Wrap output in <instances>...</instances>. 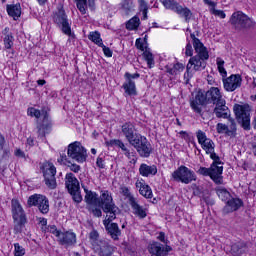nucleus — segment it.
<instances>
[{"label":"nucleus","mask_w":256,"mask_h":256,"mask_svg":"<svg viewBox=\"0 0 256 256\" xmlns=\"http://www.w3.org/2000/svg\"><path fill=\"white\" fill-rule=\"evenodd\" d=\"M190 37L192 39L196 55L189 59L186 66V72L184 74V79H186V81H189L191 77H193V74H191V70L203 71V69L207 67V59H209V51H207V47L203 45L201 40L195 37L193 33L190 34Z\"/></svg>","instance_id":"f257e3e1"},{"label":"nucleus","mask_w":256,"mask_h":256,"mask_svg":"<svg viewBox=\"0 0 256 256\" xmlns=\"http://www.w3.org/2000/svg\"><path fill=\"white\" fill-rule=\"evenodd\" d=\"M100 201L102 210L106 213V216L109 217V220L114 221V219H117V215L121 213V210H119V207H117L113 202V196H111V193L107 190L102 191Z\"/></svg>","instance_id":"f03ea898"},{"label":"nucleus","mask_w":256,"mask_h":256,"mask_svg":"<svg viewBox=\"0 0 256 256\" xmlns=\"http://www.w3.org/2000/svg\"><path fill=\"white\" fill-rule=\"evenodd\" d=\"M233 111L238 123L242 125L245 131H249L251 129V106L249 104H235Z\"/></svg>","instance_id":"7ed1b4c3"},{"label":"nucleus","mask_w":256,"mask_h":256,"mask_svg":"<svg viewBox=\"0 0 256 256\" xmlns=\"http://www.w3.org/2000/svg\"><path fill=\"white\" fill-rule=\"evenodd\" d=\"M67 157L76 161V163H85L87 161V150L81 142H72L67 147Z\"/></svg>","instance_id":"20e7f679"},{"label":"nucleus","mask_w":256,"mask_h":256,"mask_svg":"<svg viewBox=\"0 0 256 256\" xmlns=\"http://www.w3.org/2000/svg\"><path fill=\"white\" fill-rule=\"evenodd\" d=\"M196 137L198 139L199 145H201L206 155H210V159H212V161H219V155L215 153V142L208 138L207 134H205V132L202 130H198L196 132Z\"/></svg>","instance_id":"39448f33"},{"label":"nucleus","mask_w":256,"mask_h":256,"mask_svg":"<svg viewBox=\"0 0 256 256\" xmlns=\"http://www.w3.org/2000/svg\"><path fill=\"white\" fill-rule=\"evenodd\" d=\"M171 177L173 181L184 183L185 185H189V183H192V181H197L195 172H193L187 166L178 167V169L172 173Z\"/></svg>","instance_id":"423d86ee"},{"label":"nucleus","mask_w":256,"mask_h":256,"mask_svg":"<svg viewBox=\"0 0 256 256\" xmlns=\"http://www.w3.org/2000/svg\"><path fill=\"white\" fill-rule=\"evenodd\" d=\"M230 23L235 29H251V27H255V21L242 11L234 12L230 18Z\"/></svg>","instance_id":"0eeeda50"},{"label":"nucleus","mask_w":256,"mask_h":256,"mask_svg":"<svg viewBox=\"0 0 256 256\" xmlns=\"http://www.w3.org/2000/svg\"><path fill=\"white\" fill-rule=\"evenodd\" d=\"M42 173L46 187L51 190L57 189V178H55V175H57V168L55 165L51 162L44 163Z\"/></svg>","instance_id":"6e6552de"},{"label":"nucleus","mask_w":256,"mask_h":256,"mask_svg":"<svg viewBox=\"0 0 256 256\" xmlns=\"http://www.w3.org/2000/svg\"><path fill=\"white\" fill-rule=\"evenodd\" d=\"M132 147L136 149L137 153H139L140 157H149L153 148L151 147V143L147 140L146 137L141 134L137 136L134 140L130 142Z\"/></svg>","instance_id":"1a4fd4ad"},{"label":"nucleus","mask_w":256,"mask_h":256,"mask_svg":"<svg viewBox=\"0 0 256 256\" xmlns=\"http://www.w3.org/2000/svg\"><path fill=\"white\" fill-rule=\"evenodd\" d=\"M54 23L59 27L60 31L64 33V35H68V37H73V32L71 31V23H69V19L67 18V14L65 11L59 10L58 13L54 15Z\"/></svg>","instance_id":"9d476101"},{"label":"nucleus","mask_w":256,"mask_h":256,"mask_svg":"<svg viewBox=\"0 0 256 256\" xmlns=\"http://www.w3.org/2000/svg\"><path fill=\"white\" fill-rule=\"evenodd\" d=\"M210 179H212L216 185H223V164H221V158L213 160L210 166Z\"/></svg>","instance_id":"9b49d317"},{"label":"nucleus","mask_w":256,"mask_h":256,"mask_svg":"<svg viewBox=\"0 0 256 256\" xmlns=\"http://www.w3.org/2000/svg\"><path fill=\"white\" fill-rule=\"evenodd\" d=\"M57 242L63 247H75L77 245V234L71 230L62 231Z\"/></svg>","instance_id":"f8f14e48"},{"label":"nucleus","mask_w":256,"mask_h":256,"mask_svg":"<svg viewBox=\"0 0 256 256\" xmlns=\"http://www.w3.org/2000/svg\"><path fill=\"white\" fill-rule=\"evenodd\" d=\"M228 122L230 123L228 126L223 123H218L216 125L217 133L228 135V137H235L237 134V124L235 123V119L229 118Z\"/></svg>","instance_id":"ddd939ff"},{"label":"nucleus","mask_w":256,"mask_h":256,"mask_svg":"<svg viewBox=\"0 0 256 256\" xmlns=\"http://www.w3.org/2000/svg\"><path fill=\"white\" fill-rule=\"evenodd\" d=\"M243 79L239 74H232L230 77L223 80V85L225 91L233 92L235 89H239L241 87V83Z\"/></svg>","instance_id":"4468645a"},{"label":"nucleus","mask_w":256,"mask_h":256,"mask_svg":"<svg viewBox=\"0 0 256 256\" xmlns=\"http://www.w3.org/2000/svg\"><path fill=\"white\" fill-rule=\"evenodd\" d=\"M213 113L218 119H233L231 117V110L227 107V101L218 102V104H214Z\"/></svg>","instance_id":"2eb2a0df"},{"label":"nucleus","mask_w":256,"mask_h":256,"mask_svg":"<svg viewBox=\"0 0 256 256\" xmlns=\"http://www.w3.org/2000/svg\"><path fill=\"white\" fill-rule=\"evenodd\" d=\"M94 251L99 256H113L115 248H113V246H111L107 241L100 240L96 245H94Z\"/></svg>","instance_id":"dca6fc26"},{"label":"nucleus","mask_w":256,"mask_h":256,"mask_svg":"<svg viewBox=\"0 0 256 256\" xmlns=\"http://www.w3.org/2000/svg\"><path fill=\"white\" fill-rule=\"evenodd\" d=\"M121 133L125 136V139L128 141V143H131L137 136L140 135L137 133L135 124L131 122H126L121 126Z\"/></svg>","instance_id":"f3484780"},{"label":"nucleus","mask_w":256,"mask_h":256,"mask_svg":"<svg viewBox=\"0 0 256 256\" xmlns=\"http://www.w3.org/2000/svg\"><path fill=\"white\" fill-rule=\"evenodd\" d=\"M207 103V94H203V92H198L193 100L190 102V107L193 109L195 113L201 114L203 109V105Z\"/></svg>","instance_id":"a211bd4d"},{"label":"nucleus","mask_w":256,"mask_h":256,"mask_svg":"<svg viewBox=\"0 0 256 256\" xmlns=\"http://www.w3.org/2000/svg\"><path fill=\"white\" fill-rule=\"evenodd\" d=\"M171 250V246H163V244L159 242H154L149 247V253L151 256H167Z\"/></svg>","instance_id":"6ab92c4d"},{"label":"nucleus","mask_w":256,"mask_h":256,"mask_svg":"<svg viewBox=\"0 0 256 256\" xmlns=\"http://www.w3.org/2000/svg\"><path fill=\"white\" fill-rule=\"evenodd\" d=\"M129 204L132 207L133 214L138 217V219H145V217H147V208L141 206L137 198L130 196Z\"/></svg>","instance_id":"aec40b11"},{"label":"nucleus","mask_w":256,"mask_h":256,"mask_svg":"<svg viewBox=\"0 0 256 256\" xmlns=\"http://www.w3.org/2000/svg\"><path fill=\"white\" fill-rule=\"evenodd\" d=\"M206 98L209 103H213V105H217L218 103H222L225 101L223 99V94L221 93V90L218 87H211L206 92Z\"/></svg>","instance_id":"412c9836"},{"label":"nucleus","mask_w":256,"mask_h":256,"mask_svg":"<svg viewBox=\"0 0 256 256\" xmlns=\"http://www.w3.org/2000/svg\"><path fill=\"white\" fill-rule=\"evenodd\" d=\"M243 207V200L240 198L231 197L225 204L223 208V213L226 215L229 213H233V211H239Z\"/></svg>","instance_id":"4be33fe9"},{"label":"nucleus","mask_w":256,"mask_h":256,"mask_svg":"<svg viewBox=\"0 0 256 256\" xmlns=\"http://www.w3.org/2000/svg\"><path fill=\"white\" fill-rule=\"evenodd\" d=\"M111 221L113 220H109V216H106L103 224L109 235L114 239V241H117L121 235V230L119 229V225L117 223H111Z\"/></svg>","instance_id":"5701e85b"},{"label":"nucleus","mask_w":256,"mask_h":256,"mask_svg":"<svg viewBox=\"0 0 256 256\" xmlns=\"http://www.w3.org/2000/svg\"><path fill=\"white\" fill-rule=\"evenodd\" d=\"M12 217L14 221L27 220L25 217V211L18 200H12Z\"/></svg>","instance_id":"b1692460"},{"label":"nucleus","mask_w":256,"mask_h":256,"mask_svg":"<svg viewBox=\"0 0 256 256\" xmlns=\"http://www.w3.org/2000/svg\"><path fill=\"white\" fill-rule=\"evenodd\" d=\"M136 188L139 189L140 195L145 197L146 199H152L153 198V191L151 190V187L145 183V180H137Z\"/></svg>","instance_id":"393cba45"},{"label":"nucleus","mask_w":256,"mask_h":256,"mask_svg":"<svg viewBox=\"0 0 256 256\" xmlns=\"http://www.w3.org/2000/svg\"><path fill=\"white\" fill-rule=\"evenodd\" d=\"M65 187L68 190V193L71 191H77V189H79V180H77L75 174L71 172L66 174Z\"/></svg>","instance_id":"a878e982"},{"label":"nucleus","mask_w":256,"mask_h":256,"mask_svg":"<svg viewBox=\"0 0 256 256\" xmlns=\"http://www.w3.org/2000/svg\"><path fill=\"white\" fill-rule=\"evenodd\" d=\"M86 195H85V202L89 207H99V205H101V202L99 201V196L97 195V193L91 191V190H87L84 189Z\"/></svg>","instance_id":"bb28decb"},{"label":"nucleus","mask_w":256,"mask_h":256,"mask_svg":"<svg viewBox=\"0 0 256 256\" xmlns=\"http://www.w3.org/2000/svg\"><path fill=\"white\" fill-rule=\"evenodd\" d=\"M174 13H176V15L180 16L182 19H185L186 23H189L193 17V12H191V9L185 6L183 7L181 4H178V7L176 10H174Z\"/></svg>","instance_id":"cd10ccee"},{"label":"nucleus","mask_w":256,"mask_h":256,"mask_svg":"<svg viewBox=\"0 0 256 256\" xmlns=\"http://www.w3.org/2000/svg\"><path fill=\"white\" fill-rule=\"evenodd\" d=\"M165 69H166V73L175 77L177 75H181V73L185 71V65L181 63L167 64L165 66Z\"/></svg>","instance_id":"c85d7f7f"},{"label":"nucleus","mask_w":256,"mask_h":256,"mask_svg":"<svg viewBox=\"0 0 256 256\" xmlns=\"http://www.w3.org/2000/svg\"><path fill=\"white\" fill-rule=\"evenodd\" d=\"M76 3L77 9L82 15L87 14V0H74ZM88 7L90 9H95V0H88Z\"/></svg>","instance_id":"c756f323"},{"label":"nucleus","mask_w":256,"mask_h":256,"mask_svg":"<svg viewBox=\"0 0 256 256\" xmlns=\"http://www.w3.org/2000/svg\"><path fill=\"white\" fill-rule=\"evenodd\" d=\"M139 173L142 177H149L151 175H157V166H149L147 164H141L139 168Z\"/></svg>","instance_id":"7c9ffc66"},{"label":"nucleus","mask_w":256,"mask_h":256,"mask_svg":"<svg viewBox=\"0 0 256 256\" xmlns=\"http://www.w3.org/2000/svg\"><path fill=\"white\" fill-rule=\"evenodd\" d=\"M27 115L29 117H35V119H39L41 117V115H43L44 117V121L49 119V114H47V111L45 110H39V109H36L34 107H29L27 109Z\"/></svg>","instance_id":"2f4dec72"},{"label":"nucleus","mask_w":256,"mask_h":256,"mask_svg":"<svg viewBox=\"0 0 256 256\" xmlns=\"http://www.w3.org/2000/svg\"><path fill=\"white\" fill-rule=\"evenodd\" d=\"M106 143L110 147H113V145H115L116 147H119L124 152L125 157H128V159H131V152L129 151V149H127V146H125V143H123V141L114 139Z\"/></svg>","instance_id":"473e14b6"},{"label":"nucleus","mask_w":256,"mask_h":256,"mask_svg":"<svg viewBox=\"0 0 256 256\" xmlns=\"http://www.w3.org/2000/svg\"><path fill=\"white\" fill-rule=\"evenodd\" d=\"M7 13L10 17H13L14 20L21 17V4H14L7 6Z\"/></svg>","instance_id":"72a5a7b5"},{"label":"nucleus","mask_w":256,"mask_h":256,"mask_svg":"<svg viewBox=\"0 0 256 256\" xmlns=\"http://www.w3.org/2000/svg\"><path fill=\"white\" fill-rule=\"evenodd\" d=\"M42 200L37 201V205L35 207H38L40 213L43 215H47L49 213V199H47V196L42 195Z\"/></svg>","instance_id":"f704fd0d"},{"label":"nucleus","mask_w":256,"mask_h":256,"mask_svg":"<svg viewBox=\"0 0 256 256\" xmlns=\"http://www.w3.org/2000/svg\"><path fill=\"white\" fill-rule=\"evenodd\" d=\"M52 124L51 122L43 123L37 127L38 129V137L41 139H45V135H49L51 133Z\"/></svg>","instance_id":"c9c22d12"},{"label":"nucleus","mask_w":256,"mask_h":256,"mask_svg":"<svg viewBox=\"0 0 256 256\" xmlns=\"http://www.w3.org/2000/svg\"><path fill=\"white\" fill-rule=\"evenodd\" d=\"M247 251V244L245 242H236L231 247L233 255H243Z\"/></svg>","instance_id":"e433bc0d"},{"label":"nucleus","mask_w":256,"mask_h":256,"mask_svg":"<svg viewBox=\"0 0 256 256\" xmlns=\"http://www.w3.org/2000/svg\"><path fill=\"white\" fill-rule=\"evenodd\" d=\"M121 9L125 15H131L135 11L133 0H124L121 4Z\"/></svg>","instance_id":"4c0bfd02"},{"label":"nucleus","mask_w":256,"mask_h":256,"mask_svg":"<svg viewBox=\"0 0 256 256\" xmlns=\"http://www.w3.org/2000/svg\"><path fill=\"white\" fill-rule=\"evenodd\" d=\"M216 193L219 197V199H221V201H224L225 203H227L229 201V199L232 197L231 193L227 191V189L223 186H218L216 188Z\"/></svg>","instance_id":"58836bf2"},{"label":"nucleus","mask_w":256,"mask_h":256,"mask_svg":"<svg viewBox=\"0 0 256 256\" xmlns=\"http://www.w3.org/2000/svg\"><path fill=\"white\" fill-rule=\"evenodd\" d=\"M123 89L126 93V95H137V88L135 86V81H128L123 84Z\"/></svg>","instance_id":"ea45409f"},{"label":"nucleus","mask_w":256,"mask_h":256,"mask_svg":"<svg viewBox=\"0 0 256 256\" xmlns=\"http://www.w3.org/2000/svg\"><path fill=\"white\" fill-rule=\"evenodd\" d=\"M3 145H5V137L0 133V163L9 159V151L3 150Z\"/></svg>","instance_id":"a19ab883"},{"label":"nucleus","mask_w":256,"mask_h":256,"mask_svg":"<svg viewBox=\"0 0 256 256\" xmlns=\"http://www.w3.org/2000/svg\"><path fill=\"white\" fill-rule=\"evenodd\" d=\"M4 37V46L5 49H11L13 47V34L9 32V28H5L3 31Z\"/></svg>","instance_id":"79ce46f5"},{"label":"nucleus","mask_w":256,"mask_h":256,"mask_svg":"<svg viewBox=\"0 0 256 256\" xmlns=\"http://www.w3.org/2000/svg\"><path fill=\"white\" fill-rule=\"evenodd\" d=\"M88 39L98 47H103V39H101V34L98 31L90 32Z\"/></svg>","instance_id":"37998d69"},{"label":"nucleus","mask_w":256,"mask_h":256,"mask_svg":"<svg viewBox=\"0 0 256 256\" xmlns=\"http://www.w3.org/2000/svg\"><path fill=\"white\" fill-rule=\"evenodd\" d=\"M139 25H141V20L139 17L134 16L126 23V29H128V31H135V29L139 28Z\"/></svg>","instance_id":"c03bdc74"},{"label":"nucleus","mask_w":256,"mask_h":256,"mask_svg":"<svg viewBox=\"0 0 256 256\" xmlns=\"http://www.w3.org/2000/svg\"><path fill=\"white\" fill-rule=\"evenodd\" d=\"M160 2L164 5L165 9H169L174 12L179 6V3L176 0H160Z\"/></svg>","instance_id":"a18cd8bd"},{"label":"nucleus","mask_w":256,"mask_h":256,"mask_svg":"<svg viewBox=\"0 0 256 256\" xmlns=\"http://www.w3.org/2000/svg\"><path fill=\"white\" fill-rule=\"evenodd\" d=\"M143 57L147 62L149 69H151L155 65V59L153 58V53H151V51L149 50H145L143 52Z\"/></svg>","instance_id":"49530a36"},{"label":"nucleus","mask_w":256,"mask_h":256,"mask_svg":"<svg viewBox=\"0 0 256 256\" xmlns=\"http://www.w3.org/2000/svg\"><path fill=\"white\" fill-rule=\"evenodd\" d=\"M139 4V10L142 12L143 20L145 21L147 19V13L149 11V6L147 5V2L145 0H138Z\"/></svg>","instance_id":"de8ad7c7"},{"label":"nucleus","mask_w":256,"mask_h":256,"mask_svg":"<svg viewBox=\"0 0 256 256\" xmlns=\"http://www.w3.org/2000/svg\"><path fill=\"white\" fill-rule=\"evenodd\" d=\"M42 199H43V195H41V194L31 195L27 201L28 206L35 207L37 205V201H41Z\"/></svg>","instance_id":"09e8293b"},{"label":"nucleus","mask_w":256,"mask_h":256,"mask_svg":"<svg viewBox=\"0 0 256 256\" xmlns=\"http://www.w3.org/2000/svg\"><path fill=\"white\" fill-rule=\"evenodd\" d=\"M217 67L219 73L222 75V77H227V70H225V61L221 58L216 59Z\"/></svg>","instance_id":"8fccbe9b"},{"label":"nucleus","mask_w":256,"mask_h":256,"mask_svg":"<svg viewBox=\"0 0 256 256\" xmlns=\"http://www.w3.org/2000/svg\"><path fill=\"white\" fill-rule=\"evenodd\" d=\"M25 223H27V220H14V233H21Z\"/></svg>","instance_id":"3c124183"},{"label":"nucleus","mask_w":256,"mask_h":256,"mask_svg":"<svg viewBox=\"0 0 256 256\" xmlns=\"http://www.w3.org/2000/svg\"><path fill=\"white\" fill-rule=\"evenodd\" d=\"M69 193L72 195V199L75 201V203H81V201H83V197L81 196L79 189L70 191Z\"/></svg>","instance_id":"603ef678"},{"label":"nucleus","mask_w":256,"mask_h":256,"mask_svg":"<svg viewBox=\"0 0 256 256\" xmlns=\"http://www.w3.org/2000/svg\"><path fill=\"white\" fill-rule=\"evenodd\" d=\"M46 230L48 231V233H52V235L54 237H56L57 239H59V236L61 235L62 231L61 230H58L57 229V226L55 225H51V226H48L46 228Z\"/></svg>","instance_id":"864d4df0"},{"label":"nucleus","mask_w":256,"mask_h":256,"mask_svg":"<svg viewBox=\"0 0 256 256\" xmlns=\"http://www.w3.org/2000/svg\"><path fill=\"white\" fill-rule=\"evenodd\" d=\"M25 255V248L20 246L19 243L14 244V256H23Z\"/></svg>","instance_id":"5fc2aeb1"},{"label":"nucleus","mask_w":256,"mask_h":256,"mask_svg":"<svg viewBox=\"0 0 256 256\" xmlns=\"http://www.w3.org/2000/svg\"><path fill=\"white\" fill-rule=\"evenodd\" d=\"M88 210L90 213H93L94 217H101L103 215V212H101V208L97 206H89Z\"/></svg>","instance_id":"6e6d98bb"},{"label":"nucleus","mask_w":256,"mask_h":256,"mask_svg":"<svg viewBox=\"0 0 256 256\" xmlns=\"http://www.w3.org/2000/svg\"><path fill=\"white\" fill-rule=\"evenodd\" d=\"M198 175H203V177H210L211 175V168H206V167H200L197 170Z\"/></svg>","instance_id":"4d7b16f0"},{"label":"nucleus","mask_w":256,"mask_h":256,"mask_svg":"<svg viewBox=\"0 0 256 256\" xmlns=\"http://www.w3.org/2000/svg\"><path fill=\"white\" fill-rule=\"evenodd\" d=\"M210 12L212 13V15H215L216 17H220V19H225L226 17L225 12L223 10H217L215 9V7H212L210 9Z\"/></svg>","instance_id":"13d9d810"},{"label":"nucleus","mask_w":256,"mask_h":256,"mask_svg":"<svg viewBox=\"0 0 256 256\" xmlns=\"http://www.w3.org/2000/svg\"><path fill=\"white\" fill-rule=\"evenodd\" d=\"M124 77H125L126 81H133V79H139L141 77V74H139V73L131 74L129 72H126Z\"/></svg>","instance_id":"bf43d9fd"},{"label":"nucleus","mask_w":256,"mask_h":256,"mask_svg":"<svg viewBox=\"0 0 256 256\" xmlns=\"http://www.w3.org/2000/svg\"><path fill=\"white\" fill-rule=\"evenodd\" d=\"M185 56L186 57H193V46L191 42H188L185 48Z\"/></svg>","instance_id":"052dcab7"},{"label":"nucleus","mask_w":256,"mask_h":256,"mask_svg":"<svg viewBox=\"0 0 256 256\" xmlns=\"http://www.w3.org/2000/svg\"><path fill=\"white\" fill-rule=\"evenodd\" d=\"M58 163H60V165H69L71 161H69L67 155H61L60 158H58Z\"/></svg>","instance_id":"680f3d73"},{"label":"nucleus","mask_w":256,"mask_h":256,"mask_svg":"<svg viewBox=\"0 0 256 256\" xmlns=\"http://www.w3.org/2000/svg\"><path fill=\"white\" fill-rule=\"evenodd\" d=\"M67 167H69L70 171H72L73 173H79V171H81V166L73 164L71 162L67 165Z\"/></svg>","instance_id":"e2e57ef3"},{"label":"nucleus","mask_w":256,"mask_h":256,"mask_svg":"<svg viewBox=\"0 0 256 256\" xmlns=\"http://www.w3.org/2000/svg\"><path fill=\"white\" fill-rule=\"evenodd\" d=\"M96 166L99 169H105V160L101 156L97 157V159H96Z\"/></svg>","instance_id":"0e129e2a"},{"label":"nucleus","mask_w":256,"mask_h":256,"mask_svg":"<svg viewBox=\"0 0 256 256\" xmlns=\"http://www.w3.org/2000/svg\"><path fill=\"white\" fill-rule=\"evenodd\" d=\"M100 47H102L103 53L106 57H113V51H111V48H109L103 44Z\"/></svg>","instance_id":"69168bd1"},{"label":"nucleus","mask_w":256,"mask_h":256,"mask_svg":"<svg viewBox=\"0 0 256 256\" xmlns=\"http://www.w3.org/2000/svg\"><path fill=\"white\" fill-rule=\"evenodd\" d=\"M120 191H121V193H122L125 197H128L129 199H130V197H133V196L131 195V191H129V188H127V186H122V187L120 188Z\"/></svg>","instance_id":"338daca9"},{"label":"nucleus","mask_w":256,"mask_h":256,"mask_svg":"<svg viewBox=\"0 0 256 256\" xmlns=\"http://www.w3.org/2000/svg\"><path fill=\"white\" fill-rule=\"evenodd\" d=\"M157 239L161 241V243H164V245H167V243H169V240L165 238L164 232H160L159 235L157 236Z\"/></svg>","instance_id":"774afa93"}]
</instances>
